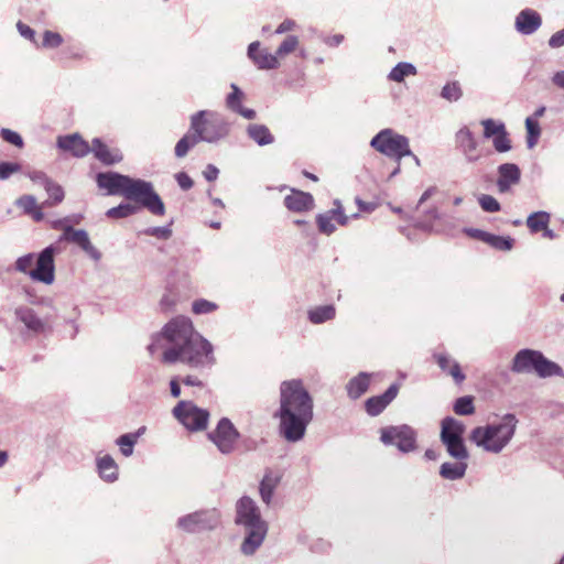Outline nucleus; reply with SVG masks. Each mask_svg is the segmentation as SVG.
<instances>
[{"instance_id":"1","label":"nucleus","mask_w":564,"mask_h":564,"mask_svg":"<svg viewBox=\"0 0 564 564\" xmlns=\"http://www.w3.org/2000/svg\"><path fill=\"white\" fill-rule=\"evenodd\" d=\"M148 350L152 356L160 352L165 364L182 362L192 368H205L216 362L212 343L196 332L185 316L172 318L153 334Z\"/></svg>"},{"instance_id":"2","label":"nucleus","mask_w":564,"mask_h":564,"mask_svg":"<svg viewBox=\"0 0 564 564\" xmlns=\"http://www.w3.org/2000/svg\"><path fill=\"white\" fill-rule=\"evenodd\" d=\"M279 392V434L289 443L300 442L314 419L313 397L301 379L282 381Z\"/></svg>"},{"instance_id":"3","label":"nucleus","mask_w":564,"mask_h":564,"mask_svg":"<svg viewBox=\"0 0 564 564\" xmlns=\"http://www.w3.org/2000/svg\"><path fill=\"white\" fill-rule=\"evenodd\" d=\"M96 183L106 195H120L129 200L139 203L155 216L165 214V205L154 191L151 182L132 178L117 172H100L96 175Z\"/></svg>"},{"instance_id":"4","label":"nucleus","mask_w":564,"mask_h":564,"mask_svg":"<svg viewBox=\"0 0 564 564\" xmlns=\"http://www.w3.org/2000/svg\"><path fill=\"white\" fill-rule=\"evenodd\" d=\"M236 523L243 527L245 538L240 545L243 555H253L262 545L269 530L260 509L250 497L243 496L236 503Z\"/></svg>"},{"instance_id":"5","label":"nucleus","mask_w":564,"mask_h":564,"mask_svg":"<svg viewBox=\"0 0 564 564\" xmlns=\"http://www.w3.org/2000/svg\"><path fill=\"white\" fill-rule=\"evenodd\" d=\"M518 419L514 414H505L500 421L477 426L471 430L469 438L482 451L491 454L501 453L516 434Z\"/></svg>"},{"instance_id":"6","label":"nucleus","mask_w":564,"mask_h":564,"mask_svg":"<svg viewBox=\"0 0 564 564\" xmlns=\"http://www.w3.org/2000/svg\"><path fill=\"white\" fill-rule=\"evenodd\" d=\"M511 371L514 373H536L541 378L562 375V368L546 359L543 354L534 349H521L513 357Z\"/></svg>"},{"instance_id":"7","label":"nucleus","mask_w":564,"mask_h":564,"mask_svg":"<svg viewBox=\"0 0 564 564\" xmlns=\"http://www.w3.org/2000/svg\"><path fill=\"white\" fill-rule=\"evenodd\" d=\"M191 131H195L202 142L215 143L229 133V124L216 113L200 110L191 117Z\"/></svg>"},{"instance_id":"8","label":"nucleus","mask_w":564,"mask_h":564,"mask_svg":"<svg viewBox=\"0 0 564 564\" xmlns=\"http://www.w3.org/2000/svg\"><path fill=\"white\" fill-rule=\"evenodd\" d=\"M370 147L397 163H400L405 155H412L409 139L390 128L379 131L371 139Z\"/></svg>"},{"instance_id":"9","label":"nucleus","mask_w":564,"mask_h":564,"mask_svg":"<svg viewBox=\"0 0 564 564\" xmlns=\"http://www.w3.org/2000/svg\"><path fill=\"white\" fill-rule=\"evenodd\" d=\"M465 425L452 417L446 416L441 423L440 438L445 446L447 454L454 459H468L469 453L464 442Z\"/></svg>"},{"instance_id":"10","label":"nucleus","mask_w":564,"mask_h":564,"mask_svg":"<svg viewBox=\"0 0 564 564\" xmlns=\"http://www.w3.org/2000/svg\"><path fill=\"white\" fill-rule=\"evenodd\" d=\"M220 517L216 508L202 509L180 517L176 520V528L188 534L212 531L218 527Z\"/></svg>"},{"instance_id":"11","label":"nucleus","mask_w":564,"mask_h":564,"mask_svg":"<svg viewBox=\"0 0 564 564\" xmlns=\"http://www.w3.org/2000/svg\"><path fill=\"white\" fill-rule=\"evenodd\" d=\"M380 441L384 445H395L402 453H410L416 448V432L406 424L388 426L381 429Z\"/></svg>"},{"instance_id":"12","label":"nucleus","mask_w":564,"mask_h":564,"mask_svg":"<svg viewBox=\"0 0 564 564\" xmlns=\"http://www.w3.org/2000/svg\"><path fill=\"white\" fill-rule=\"evenodd\" d=\"M207 436L221 454L229 455L235 451L240 433L229 419L223 417Z\"/></svg>"},{"instance_id":"13","label":"nucleus","mask_w":564,"mask_h":564,"mask_svg":"<svg viewBox=\"0 0 564 564\" xmlns=\"http://www.w3.org/2000/svg\"><path fill=\"white\" fill-rule=\"evenodd\" d=\"M174 416L191 431H202L207 426L208 411L196 406L193 402L181 401L173 409Z\"/></svg>"},{"instance_id":"14","label":"nucleus","mask_w":564,"mask_h":564,"mask_svg":"<svg viewBox=\"0 0 564 564\" xmlns=\"http://www.w3.org/2000/svg\"><path fill=\"white\" fill-rule=\"evenodd\" d=\"M56 248L51 245L44 248L35 259V268L31 272V279L51 285L55 280V262L54 256Z\"/></svg>"},{"instance_id":"15","label":"nucleus","mask_w":564,"mask_h":564,"mask_svg":"<svg viewBox=\"0 0 564 564\" xmlns=\"http://www.w3.org/2000/svg\"><path fill=\"white\" fill-rule=\"evenodd\" d=\"M59 241H68L77 245L89 258L95 261L101 259L100 251L90 242L88 232L84 229H74L72 226H65Z\"/></svg>"},{"instance_id":"16","label":"nucleus","mask_w":564,"mask_h":564,"mask_svg":"<svg viewBox=\"0 0 564 564\" xmlns=\"http://www.w3.org/2000/svg\"><path fill=\"white\" fill-rule=\"evenodd\" d=\"M496 186L500 194H507L520 183L521 170L514 163H502L497 169Z\"/></svg>"},{"instance_id":"17","label":"nucleus","mask_w":564,"mask_h":564,"mask_svg":"<svg viewBox=\"0 0 564 564\" xmlns=\"http://www.w3.org/2000/svg\"><path fill=\"white\" fill-rule=\"evenodd\" d=\"M334 205L335 208L316 217L318 229L325 235H330L336 230V226L333 224L334 219L341 226L348 223V217L344 214L340 202L336 199Z\"/></svg>"},{"instance_id":"18","label":"nucleus","mask_w":564,"mask_h":564,"mask_svg":"<svg viewBox=\"0 0 564 564\" xmlns=\"http://www.w3.org/2000/svg\"><path fill=\"white\" fill-rule=\"evenodd\" d=\"M56 144L61 150L70 152L76 158H84L90 153V145L79 133L58 137Z\"/></svg>"},{"instance_id":"19","label":"nucleus","mask_w":564,"mask_h":564,"mask_svg":"<svg viewBox=\"0 0 564 564\" xmlns=\"http://www.w3.org/2000/svg\"><path fill=\"white\" fill-rule=\"evenodd\" d=\"M456 143L462 150L467 162L474 163L480 159V155L477 154L478 142L467 127L457 131Z\"/></svg>"},{"instance_id":"20","label":"nucleus","mask_w":564,"mask_h":564,"mask_svg":"<svg viewBox=\"0 0 564 564\" xmlns=\"http://www.w3.org/2000/svg\"><path fill=\"white\" fill-rule=\"evenodd\" d=\"M398 384H391L384 393L369 398L366 403V411L371 416L379 415L398 395Z\"/></svg>"},{"instance_id":"21","label":"nucleus","mask_w":564,"mask_h":564,"mask_svg":"<svg viewBox=\"0 0 564 564\" xmlns=\"http://www.w3.org/2000/svg\"><path fill=\"white\" fill-rule=\"evenodd\" d=\"M230 88L231 93L226 97V107L245 119L253 120L257 117L256 111L242 106V100L245 99L243 91L236 84H231Z\"/></svg>"},{"instance_id":"22","label":"nucleus","mask_w":564,"mask_h":564,"mask_svg":"<svg viewBox=\"0 0 564 564\" xmlns=\"http://www.w3.org/2000/svg\"><path fill=\"white\" fill-rule=\"evenodd\" d=\"M542 24L541 15L532 10V9H524L519 12V14L516 18V30L523 35H531L535 31L539 30V28Z\"/></svg>"},{"instance_id":"23","label":"nucleus","mask_w":564,"mask_h":564,"mask_svg":"<svg viewBox=\"0 0 564 564\" xmlns=\"http://www.w3.org/2000/svg\"><path fill=\"white\" fill-rule=\"evenodd\" d=\"M285 207L294 213H304L313 209L314 198L310 193L292 189L291 194L284 198Z\"/></svg>"},{"instance_id":"24","label":"nucleus","mask_w":564,"mask_h":564,"mask_svg":"<svg viewBox=\"0 0 564 564\" xmlns=\"http://www.w3.org/2000/svg\"><path fill=\"white\" fill-rule=\"evenodd\" d=\"M90 152L94 153L95 158L107 165L118 163L122 160V154L119 150H111L101 142L100 139L95 138L93 140Z\"/></svg>"},{"instance_id":"25","label":"nucleus","mask_w":564,"mask_h":564,"mask_svg":"<svg viewBox=\"0 0 564 564\" xmlns=\"http://www.w3.org/2000/svg\"><path fill=\"white\" fill-rule=\"evenodd\" d=\"M17 318L31 332L39 334L44 332L45 323L30 307H19L15 310Z\"/></svg>"},{"instance_id":"26","label":"nucleus","mask_w":564,"mask_h":564,"mask_svg":"<svg viewBox=\"0 0 564 564\" xmlns=\"http://www.w3.org/2000/svg\"><path fill=\"white\" fill-rule=\"evenodd\" d=\"M281 481V476L272 470H267L259 487L260 497L263 503L269 506L272 501L274 490Z\"/></svg>"},{"instance_id":"27","label":"nucleus","mask_w":564,"mask_h":564,"mask_svg":"<svg viewBox=\"0 0 564 564\" xmlns=\"http://www.w3.org/2000/svg\"><path fill=\"white\" fill-rule=\"evenodd\" d=\"M100 478L107 482H115L118 479V465L110 455H104L96 459Z\"/></svg>"},{"instance_id":"28","label":"nucleus","mask_w":564,"mask_h":564,"mask_svg":"<svg viewBox=\"0 0 564 564\" xmlns=\"http://www.w3.org/2000/svg\"><path fill=\"white\" fill-rule=\"evenodd\" d=\"M438 367L446 373H448L456 383H462L465 380V375L460 370V366L457 361L452 359L445 354L434 355Z\"/></svg>"},{"instance_id":"29","label":"nucleus","mask_w":564,"mask_h":564,"mask_svg":"<svg viewBox=\"0 0 564 564\" xmlns=\"http://www.w3.org/2000/svg\"><path fill=\"white\" fill-rule=\"evenodd\" d=\"M467 460L468 459H455L454 463H443L440 467L441 477L447 480L462 479L465 476L468 467Z\"/></svg>"},{"instance_id":"30","label":"nucleus","mask_w":564,"mask_h":564,"mask_svg":"<svg viewBox=\"0 0 564 564\" xmlns=\"http://www.w3.org/2000/svg\"><path fill=\"white\" fill-rule=\"evenodd\" d=\"M370 378L368 372H360L351 378L346 386L348 397L352 400L360 398L368 390Z\"/></svg>"},{"instance_id":"31","label":"nucleus","mask_w":564,"mask_h":564,"mask_svg":"<svg viewBox=\"0 0 564 564\" xmlns=\"http://www.w3.org/2000/svg\"><path fill=\"white\" fill-rule=\"evenodd\" d=\"M248 137L259 147H265L274 142V135L265 124L251 123L247 127Z\"/></svg>"},{"instance_id":"32","label":"nucleus","mask_w":564,"mask_h":564,"mask_svg":"<svg viewBox=\"0 0 564 564\" xmlns=\"http://www.w3.org/2000/svg\"><path fill=\"white\" fill-rule=\"evenodd\" d=\"M336 316V308L334 305L315 306L307 312V318L312 324H323L334 319Z\"/></svg>"},{"instance_id":"33","label":"nucleus","mask_w":564,"mask_h":564,"mask_svg":"<svg viewBox=\"0 0 564 564\" xmlns=\"http://www.w3.org/2000/svg\"><path fill=\"white\" fill-rule=\"evenodd\" d=\"M551 220V215L547 212H534L527 218V226L531 232H539L546 229Z\"/></svg>"},{"instance_id":"34","label":"nucleus","mask_w":564,"mask_h":564,"mask_svg":"<svg viewBox=\"0 0 564 564\" xmlns=\"http://www.w3.org/2000/svg\"><path fill=\"white\" fill-rule=\"evenodd\" d=\"M416 75V67L408 62L398 63L389 73L391 82L402 83L406 76Z\"/></svg>"},{"instance_id":"35","label":"nucleus","mask_w":564,"mask_h":564,"mask_svg":"<svg viewBox=\"0 0 564 564\" xmlns=\"http://www.w3.org/2000/svg\"><path fill=\"white\" fill-rule=\"evenodd\" d=\"M200 141L199 135L195 133V131H191L186 133L183 138L178 140L175 145V155L177 158H184L188 151L198 144Z\"/></svg>"},{"instance_id":"36","label":"nucleus","mask_w":564,"mask_h":564,"mask_svg":"<svg viewBox=\"0 0 564 564\" xmlns=\"http://www.w3.org/2000/svg\"><path fill=\"white\" fill-rule=\"evenodd\" d=\"M259 69H276L280 66L279 56L262 51L251 59Z\"/></svg>"},{"instance_id":"37","label":"nucleus","mask_w":564,"mask_h":564,"mask_svg":"<svg viewBox=\"0 0 564 564\" xmlns=\"http://www.w3.org/2000/svg\"><path fill=\"white\" fill-rule=\"evenodd\" d=\"M139 438V433H127L119 436L116 440V444L119 446L121 454L124 457H129L133 454V447Z\"/></svg>"},{"instance_id":"38","label":"nucleus","mask_w":564,"mask_h":564,"mask_svg":"<svg viewBox=\"0 0 564 564\" xmlns=\"http://www.w3.org/2000/svg\"><path fill=\"white\" fill-rule=\"evenodd\" d=\"M138 212V207L130 203H121L116 207L109 208L106 212V216L112 219L126 218L134 215Z\"/></svg>"},{"instance_id":"39","label":"nucleus","mask_w":564,"mask_h":564,"mask_svg":"<svg viewBox=\"0 0 564 564\" xmlns=\"http://www.w3.org/2000/svg\"><path fill=\"white\" fill-rule=\"evenodd\" d=\"M525 128H527V132H528L527 145L529 149H532L535 147V144L538 142V139L541 133V129H540L539 122L531 117L525 119Z\"/></svg>"},{"instance_id":"40","label":"nucleus","mask_w":564,"mask_h":564,"mask_svg":"<svg viewBox=\"0 0 564 564\" xmlns=\"http://www.w3.org/2000/svg\"><path fill=\"white\" fill-rule=\"evenodd\" d=\"M513 242H514V240L511 237H502V236L489 234L486 243L497 250L509 251L512 249Z\"/></svg>"},{"instance_id":"41","label":"nucleus","mask_w":564,"mask_h":564,"mask_svg":"<svg viewBox=\"0 0 564 564\" xmlns=\"http://www.w3.org/2000/svg\"><path fill=\"white\" fill-rule=\"evenodd\" d=\"M481 126L484 127V137L486 139L495 138L506 131L505 123L494 119H484Z\"/></svg>"},{"instance_id":"42","label":"nucleus","mask_w":564,"mask_h":564,"mask_svg":"<svg viewBox=\"0 0 564 564\" xmlns=\"http://www.w3.org/2000/svg\"><path fill=\"white\" fill-rule=\"evenodd\" d=\"M34 262H35L34 253L24 254L22 257H19L15 260L14 270L20 273L26 274L31 278V272L34 269L33 268Z\"/></svg>"},{"instance_id":"43","label":"nucleus","mask_w":564,"mask_h":564,"mask_svg":"<svg viewBox=\"0 0 564 564\" xmlns=\"http://www.w3.org/2000/svg\"><path fill=\"white\" fill-rule=\"evenodd\" d=\"M454 412L458 415H470L475 412L473 398L469 395L458 398L454 403Z\"/></svg>"},{"instance_id":"44","label":"nucleus","mask_w":564,"mask_h":564,"mask_svg":"<svg viewBox=\"0 0 564 564\" xmlns=\"http://www.w3.org/2000/svg\"><path fill=\"white\" fill-rule=\"evenodd\" d=\"M217 308H218V305L215 302H212V301H208L205 299L196 300L192 304V311H193V313H195L197 315L210 314V313L215 312Z\"/></svg>"},{"instance_id":"45","label":"nucleus","mask_w":564,"mask_h":564,"mask_svg":"<svg viewBox=\"0 0 564 564\" xmlns=\"http://www.w3.org/2000/svg\"><path fill=\"white\" fill-rule=\"evenodd\" d=\"M442 98L448 101H457L462 97V89L457 82L447 83L441 91Z\"/></svg>"},{"instance_id":"46","label":"nucleus","mask_w":564,"mask_h":564,"mask_svg":"<svg viewBox=\"0 0 564 564\" xmlns=\"http://www.w3.org/2000/svg\"><path fill=\"white\" fill-rule=\"evenodd\" d=\"M478 203L482 210L487 213H497L501 209L500 203L491 195L481 194L478 197Z\"/></svg>"},{"instance_id":"47","label":"nucleus","mask_w":564,"mask_h":564,"mask_svg":"<svg viewBox=\"0 0 564 564\" xmlns=\"http://www.w3.org/2000/svg\"><path fill=\"white\" fill-rule=\"evenodd\" d=\"M299 45V39L295 35H289L284 39V41L276 48V55L282 57L292 53Z\"/></svg>"},{"instance_id":"48","label":"nucleus","mask_w":564,"mask_h":564,"mask_svg":"<svg viewBox=\"0 0 564 564\" xmlns=\"http://www.w3.org/2000/svg\"><path fill=\"white\" fill-rule=\"evenodd\" d=\"M492 144L497 152L505 153L511 150V141L507 130L492 138Z\"/></svg>"},{"instance_id":"49","label":"nucleus","mask_w":564,"mask_h":564,"mask_svg":"<svg viewBox=\"0 0 564 564\" xmlns=\"http://www.w3.org/2000/svg\"><path fill=\"white\" fill-rule=\"evenodd\" d=\"M63 43V37L59 33L53 31H45L43 34L42 46L46 48L58 47Z\"/></svg>"},{"instance_id":"50","label":"nucleus","mask_w":564,"mask_h":564,"mask_svg":"<svg viewBox=\"0 0 564 564\" xmlns=\"http://www.w3.org/2000/svg\"><path fill=\"white\" fill-rule=\"evenodd\" d=\"M48 196L52 198V205H56L63 202L64 199V191L61 185L52 181L50 185L45 188Z\"/></svg>"},{"instance_id":"51","label":"nucleus","mask_w":564,"mask_h":564,"mask_svg":"<svg viewBox=\"0 0 564 564\" xmlns=\"http://www.w3.org/2000/svg\"><path fill=\"white\" fill-rule=\"evenodd\" d=\"M0 135H1V138H2L6 142H8V143H10V144H13V145H15V147H18V148H22V147H23V139H22V137H21L18 132H15V131H12V130H10V129H6V128H3V129H1V131H0Z\"/></svg>"},{"instance_id":"52","label":"nucleus","mask_w":564,"mask_h":564,"mask_svg":"<svg viewBox=\"0 0 564 564\" xmlns=\"http://www.w3.org/2000/svg\"><path fill=\"white\" fill-rule=\"evenodd\" d=\"M17 205L30 215L37 207L36 199L32 195H23L17 200Z\"/></svg>"},{"instance_id":"53","label":"nucleus","mask_w":564,"mask_h":564,"mask_svg":"<svg viewBox=\"0 0 564 564\" xmlns=\"http://www.w3.org/2000/svg\"><path fill=\"white\" fill-rule=\"evenodd\" d=\"M21 165L15 162H0V180H8L12 174L18 173Z\"/></svg>"},{"instance_id":"54","label":"nucleus","mask_w":564,"mask_h":564,"mask_svg":"<svg viewBox=\"0 0 564 564\" xmlns=\"http://www.w3.org/2000/svg\"><path fill=\"white\" fill-rule=\"evenodd\" d=\"M144 234L148 236H153L159 239L166 240L172 236V230L170 226L150 227L144 230Z\"/></svg>"},{"instance_id":"55","label":"nucleus","mask_w":564,"mask_h":564,"mask_svg":"<svg viewBox=\"0 0 564 564\" xmlns=\"http://www.w3.org/2000/svg\"><path fill=\"white\" fill-rule=\"evenodd\" d=\"M30 180L34 184H39L44 187V189L50 185V183L53 181L44 172L42 171H32L28 174Z\"/></svg>"},{"instance_id":"56","label":"nucleus","mask_w":564,"mask_h":564,"mask_svg":"<svg viewBox=\"0 0 564 564\" xmlns=\"http://www.w3.org/2000/svg\"><path fill=\"white\" fill-rule=\"evenodd\" d=\"M175 180L178 184V186L183 189V191H188L189 188L193 187L194 185V182L193 180L189 177L188 174H186L185 172H178L175 174Z\"/></svg>"},{"instance_id":"57","label":"nucleus","mask_w":564,"mask_h":564,"mask_svg":"<svg viewBox=\"0 0 564 564\" xmlns=\"http://www.w3.org/2000/svg\"><path fill=\"white\" fill-rule=\"evenodd\" d=\"M549 46L552 48H558L564 46V28L557 32H555L549 39Z\"/></svg>"},{"instance_id":"58","label":"nucleus","mask_w":564,"mask_h":564,"mask_svg":"<svg viewBox=\"0 0 564 564\" xmlns=\"http://www.w3.org/2000/svg\"><path fill=\"white\" fill-rule=\"evenodd\" d=\"M464 231L469 237L478 239L482 242H487L488 236L490 234V232L484 231L481 229H476V228H466V229H464Z\"/></svg>"},{"instance_id":"59","label":"nucleus","mask_w":564,"mask_h":564,"mask_svg":"<svg viewBox=\"0 0 564 564\" xmlns=\"http://www.w3.org/2000/svg\"><path fill=\"white\" fill-rule=\"evenodd\" d=\"M17 28L21 36L34 42L35 32L33 29L22 22H18Z\"/></svg>"},{"instance_id":"60","label":"nucleus","mask_w":564,"mask_h":564,"mask_svg":"<svg viewBox=\"0 0 564 564\" xmlns=\"http://www.w3.org/2000/svg\"><path fill=\"white\" fill-rule=\"evenodd\" d=\"M296 23L295 21L291 19H285L282 23L279 24V26L275 29V34H283L286 33L295 28Z\"/></svg>"},{"instance_id":"61","label":"nucleus","mask_w":564,"mask_h":564,"mask_svg":"<svg viewBox=\"0 0 564 564\" xmlns=\"http://www.w3.org/2000/svg\"><path fill=\"white\" fill-rule=\"evenodd\" d=\"M203 174L208 182H213L218 177L219 170L215 165L208 164Z\"/></svg>"},{"instance_id":"62","label":"nucleus","mask_w":564,"mask_h":564,"mask_svg":"<svg viewBox=\"0 0 564 564\" xmlns=\"http://www.w3.org/2000/svg\"><path fill=\"white\" fill-rule=\"evenodd\" d=\"M344 41V35L335 34L325 39V43L328 46H338Z\"/></svg>"},{"instance_id":"63","label":"nucleus","mask_w":564,"mask_h":564,"mask_svg":"<svg viewBox=\"0 0 564 564\" xmlns=\"http://www.w3.org/2000/svg\"><path fill=\"white\" fill-rule=\"evenodd\" d=\"M552 82L558 88L564 89V70L556 72L552 77Z\"/></svg>"},{"instance_id":"64","label":"nucleus","mask_w":564,"mask_h":564,"mask_svg":"<svg viewBox=\"0 0 564 564\" xmlns=\"http://www.w3.org/2000/svg\"><path fill=\"white\" fill-rule=\"evenodd\" d=\"M259 46H260V42H258V41H254L249 44L247 54L250 59H253L254 56L259 53L258 52Z\"/></svg>"}]
</instances>
